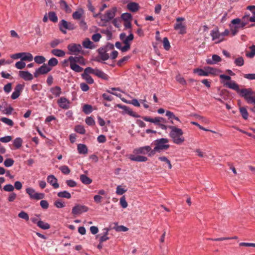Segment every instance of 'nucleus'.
I'll return each instance as SVG.
<instances>
[{
  "mask_svg": "<svg viewBox=\"0 0 255 255\" xmlns=\"http://www.w3.org/2000/svg\"><path fill=\"white\" fill-rule=\"evenodd\" d=\"M152 151L151 147L149 146H144L136 148L133 150L134 154H130L129 155V159L133 161L137 162H145L147 161L148 158L146 156L139 155V154H148L149 156H152L154 154H151Z\"/></svg>",
  "mask_w": 255,
  "mask_h": 255,
  "instance_id": "nucleus-1",
  "label": "nucleus"
},
{
  "mask_svg": "<svg viewBox=\"0 0 255 255\" xmlns=\"http://www.w3.org/2000/svg\"><path fill=\"white\" fill-rule=\"evenodd\" d=\"M168 128L171 129L169 136L174 143L180 145L185 141L183 131L181 128L173 125L169 126Z\"/></svg>",
  "mask_w": 255,
  "mask_h": 255,
  "instance_id": "nucleus-2",
  "label": "nucleus"
},
{
  "mask_svg": "<svg viewBox=\"0 0 255 255\" xmlns=\"http://www.w3.org/2000/svg\"><path fill=\"white\" fill-rule=\"evenodd\" d=\"M169 139L166 138L157 139L154 141L155 147L152 149L151 154H155L156 152H160L162 150H167L169 148L168 144Z\"/></svg>",
  "mask_w": 255,
  "mask_h": 255,
  "instance_id": "nucleus-3",
  "label": "nucleus"
},
{
  "mask_svg": "<svg viewBox=\"0 0 255 255\" xmlns=\"http://www.w3.org/2000/svg\"><path fill=\"white\" fill-rule=\"evenodd\" d=\"M116 11L117 8L114 7L108 10L104 14L101 15L100 16L101 21L99 25L101 26L106 25L107 22L114 18Z\"/></svg>",
  "mask_w": 255,
  "mask_h": 255,
  "instance_id": "nucleus-4",
  "label": "nucleus"
},
{
  "mask_svg": "<svg viewBox=\"0 0 255 255\" xmlns=\"http://www.w3.org/2000/svg\"><path fill=\"white\" fill-rule=\"evenodd\" d=\"M67 49L69 54L78 55L83 54L84 51L82 50V46L79 44L71 43L67 46Z\"/></svg>",
  "mask_w": 255,
  "mask_h": 255,
  "instance_id": "nucleus-5",
  "label": "nucleus"
},
{
  "mask_svg": "<svg viewBox=\"0 0 255 255\" xmlns=\"http://www.w3.org/2000/svg\"><path fill=\"white\" fill-rule=\"evenodd\" d=\"M59 27L60 31L64 34L67 33L66 30H72L75 28V24L71 22H68L64 19H62L59 23Z\"/></svg>",
  "mask_w": 255,
  "mask_h": 255,
  "instance_id": "nucleus-6",
  "label": "nucleus"
},
{
  "mask_svg": "<svg viewBox=\"0 0 255 255\" xmlns=\"http://www.w3.org/2000/svg\"><path fill=\"white\" fill-rule=\"evenodd\" d=\"M185 20V18L182 17H179L176 18V22L174 25V28L176 30H178L179 34H184L186 33V26L182 21Z\"/></svg>",
  "mask_w": 255,
  "mask_h": 255,
  "instance_id": "nucleus-7",
  "label": "nucleus"
},
{
  "mask_svg": "<svg viewBox=\"0 0 255 255\" xmlns=\"http://www.w3.org/2000/svg\"><path fill=\"white\" fill-rule=\"evenodd\" d=\"M25 191L31 199L39 200L44 198V194L36 192L32 188L28 187L26 189Z\"/></svg>",
  "mask_w": 255,
  "mask_h": 255,
  "instance_id": "nucleus-8",
  "label": "nucleus"
},
{
  "mask_svg": "<svg viewBox=\"0 0 255 255\" xmlns=\"http://www.w3.org/2000/svg\"><path fill=\"white\" fill-rule=\"evenodd\" d=\"M238 93L240 96L244 97L248 103L253 96V92L251 89H243L241 90L240 89V91Z\"/></svg>",
  "mask_w": 255,
  "mask_h": 255,
  "instance_id": "nucleus-9",
  "label": "nucleus"
},
{
  "mask_svg": "<svg viewBox=\"0 0 255 255\" xmlns=\"http://www.w3.org/2000/svg\"><path fill=\"white\" fill-rule=\"evenodd\" d=\"M88 208L84 205H76L72 209V213L73 215H77L86 212Z\"/></svg>",
  "mask_w": 255,
  "mask_h": 255,
  "instance_id": "nucleus-10",
  "label": "nucleus"
},
{
  "mask_svg": "<svg viewBox=\"0 0 255 255\" xmlns=\"http://www.w3.org/2000/svg\"><path fill=\"white\" fill-rule=\"evenodd\" d=\"M57 104L60 108L64 110H67L70 107V102L64 97L57 100Z\"/></svg>",
  "mask_w": 255,
  "mask_h": 255,
  "instance_id": "nucleus-11",
  "label": "nucleus"
},
{
  "mask_svg": "<svg viewBox=\"0 0 255 255\" xmlns=\"http://www.w3.org/2000/svg\"><path fill=\"white\" fill-rule=\"evenodd\" d=\"M109 48L105 47L98 49L99 57L103 61H106L109 58V55L108 53Z\"/></svg>",
  "mask_w": 255,
  "mask_h": 255,
  "instance_id": "nucleus-12",
  "label": "nucleus"
},
{
  "mask_svg": "<svg viewBox=\"0 0 255 255\" xmlns=\"http://www.w3.org/2000/svg\"><path fill=\"white\" fill-rule=\"evenodd\" d=\"M118 107L123 110L124 114H128L129 116L134 117L138 118L139 117L136 113L133 112L131 109L125 105H118Z\"/></svg>",
  "mask_w": 255,
  "mask_h": 255,
  "instance_id": "nucleus-13",
  "label": "nucleus"
},
{
  "mask_svg": "<svg viewBox=\"0 0 255 255\" xmlns=\"http://www.w3.org/2000/svg\"><path fill=\"white\" fill-rule=\"evenodd\" d=\"M120 38L124 44H130L129 42L133 39L134 36L133 34L130 32V34L128 36H127L125 33H121Z\"/></svg>",
  "mask_w": 255,
  "mask_h": 255,
  "instance_id": "nucleus-14",
  "label": "nucleus"
},
{
  "mask_svg": "<svg viewBox=\"0 0 255 255\" xmlns=\"http://www.w3.org/2000/svg\"><path fill=\"white\" fill-rule=\"evenodd\" d=\"M222 83L223 84L224 86L228 87L231 89H233L237 92L240 91L239 85L234 81H223Z\"/></svg>",
  "mask_w": 255,
  "mask_h": 255,
  "instance_id": "nucleus-15",
  "label": "nucleus"
},
{
  "mask_svg": "<svg viewBox=\"0 0 255 255\" xmlns=\"http://www.w3.org/2000/svg\"><path fill=\"white\" fill-rule=\"evenodd\" d=\"M166 116L168 118V119L169 120V122L170 124H171L172 125L174 126V125L175 124L174 121H176L179 123H181V121L179 119V118L176 116L175 114L170 111H166Z\"/></svg>",
  "mask_w": 255,
  "mask_h": 255,
  "instance_id": "nucleus-16",
  "label": "nucleus"
},
{
  "mask_svg": "<svg viewBox=\"0 0 255 255\" xmlns=\"http://www.w3.org/2000/svg\"><path fill=\"white\" fill-rule=\"evenodd\" d=\"M210 35L212 40H217L216 42L219 43L222 41V34L219 32L218 29H215L211 31Z\"/></svg>",
  "mask_w": 255,
  "mask_h": 255,
  "instance_id": "nucleus-17",
  "label": "nucleus"
},
{
  "mask_svg": "<svg viewBox=\"0 0 255 255\" xmlns=\"http://www.w3.org/2000/svg\"><path fill=\"white\" fill-rule=\"evenodd\" d=\"M47 181L54 189H57L59 187L57 179L53 175H50L47 177Z\"/></svg>",
  "mask_w": 255,
  "mask_h": 255,
  "instance_id": "nucleus-18",
  "label": "nucleus"
},
{
  "mask_svg": "<svg viewBox=\"0 0 255 255\" xmlns=\"http://www.w3.org/2000/svg\"><path fill=\"white\" fill-rule=\"evenodd\" d=\"M69 60H70V62L76 64V63H78L82 65H85L86 64L85 60L82 56H70L69 57Z\"/></svg>",
  "mask_w": 255,
  "mask_h": 255,
  "instance_id": "nucleus-19",
  "label": "nucleus"
},
{
  "mask_svg": "<svg viewBox=\"0 0 255 255\" xmlns=\"http://www.w3.org/2000/svg\"><path fill=\"white\" fill-rule=\"evenodd\" d=\"M19 76L25 81H31L33 79V75L28 71H19Z\"/></svg>",
  "mask_w": 255,
  "mask_h": 255,
  "instance_id": "nucleus-20",
  "label": "nucleus"
},
{
  "mask_svg": "<svg viewBox=\"0 0 255 255\" xmlns=\"http://www.w3.org/2000/svg\"><path fill=\"white\" fill-rule=\"evenodd\" d=\"M221 61V57L218 55L214 54L212 55V59H208L206 60V62L208 64L213 65Z\"/></svg>",
  "mask_w": 255,
  "mask_h": 255,
  "instance_id": "nucleus-21",
  "label": "nucleus"
},
{
  "mask_svg": "<svg viewBox=\"0 0 255 255\" xmlns=\"http://www.w3.org/2000/svg\"><path fill=\"white\" fill-rule=\"evenodd\" d=\"M206 68L207 70V72L208 73V76H209V75L217 76L220 73L222 72L221 70L217 68H213L211 67H206Z\"/></svg>",
  "mask_w": 255,
  "mask_h": 255,
  "instance_id": "nucleus-22",
  "label": "nucleus"
},
{
  "mask_svg": "<svg viewBox=\"0 0 255 255\" xmlns=\"http://www.w3.org/2000/svg\"><path fill=\"white\" fill-rule=\"evenodd\" d=\"M33 59V56L31 53L29 52H21V60L22 61L31 62Z\"/></svg>",
  "mask_w": 255,
  "mask_h": 255,
  "instance_id": "nucleus-23",
  "label": "nucleus"
},
{
  "mask_svg": "<svg viewBox=\"0 0 255 255\" xmlns=\"http://www.w3.org/2000/svg\"><path fill=\"white\" fill-rule=\"evenodd\" d=\"M83 14V9L81 8H79L77 9V10L73 12L72 14V17L74 19L79 20L81 19Z\"/></svg>",
  "mask_w": 255,
  "mask_h": 255,
  "instance_id": "nucleus-24",
  "label": "nucleus"
},
{
  "mask_svg": "<svg viewBox=\"0 0 255 255\" xmlns=\"http://www.w3.org/2000/svg\"><path fill=\"white\" fill-rule=\"evenodd\" d=\"M95 75L105 80H108L109 78L108 75L98 69H96Z\"/></svg>",
  "mask_w": 255,
  "mask_h": 255,
  "instance_id": "nucleus-25",
  "label": "nucleus"
},
{
  "mask_svg": "<svg viewBox=\"0 0 255 255\" xmlns=\"http://www.w3.org/2000/svg\"><path fill=\"white\" fill-rule=\"evenodd\" d=\"M40 74L43 75L47 74L51 70V68L48 66L46 64H44L39 68H38Z\"/></svg>",
  "mask_w": 255,
  "mask_h": 255,
  "instance_id": "nucleus-26",
  "label": "nucleus"
},
{
  "mask_svg": "<svg viewBox=\"0 0 255 255\" xmlns=\"http://www.w3.org/2000/svg\"><path fill=\"white\" fill-rule=\"evenodd\" d=\"M77 150L80 154H86L88 153V148L85 144H78L77 145Z\"/></svg>",
  "mask_w": 255,
  "mask_h": 255,
  "instance_id": "nucleus-27",
  "label": "nucleus"
},
{
  "mask_svg": "<svg viewBox=\"0 0 255 255\" xmlns=\"http://www.w3.org/2000/svg\"><path fill=\"white\" fill-rule=\"evenodd\" d=\"M51 93L56 97H58L61 94V89L59 86H55L50 90Z\"/></svg>",
  "mask_w": 255,
  "mask_h": 255,
  "instance_id": "nucleus-28",
  "label": "nucleus"
},
{
  "mask_svg": "<svg viewBox=\"0 0 255 255\" xmlns=\"http://www.w3.org/2000/svg\"><path fill=\"white\" fill-rule=\"evenodd\" d=\"M128 8L132 12H135L138 10V4L134 2H129L127 4Z\"/></svg>",
  "mask_w": 255,
  "mask_h": 255,
  "instance_id": "nucleus-29",
  "label": "nucleus"
},
{
  "mask_svg": "<svg viewBox=\"0 0 255 255\" xmlns=\"http://www.w3.org/2000/svg\"><path fill=\"white\" fill-rule=\"evenodd\" d=\"M82 44L86 48L93 49L95 48L94 43L88 38L83 41Z\"/></svg>",
  "mask_w": 255,
  "mask_h": 255,
  "instance_id": "nucleus-30",
  "label": "nucleus"
},
{
  "mask_svg": "<svg viewBox=\"0 0 255 255\" xmlns=\"http://www.w3.org/2000/svg\"><path fill=\"white\" fill-rule=\"evenodd\" d=\"M249 19V15H245L242 19L241 20L240 23L239 25L236 26V28H243L247 24Z\"/></svg>",
  "mask_w": 255,
  "mask_h": 255,
  "instance_id": "nucleus-31",
  "label": "nucleus"
},
{
  "mask_svg": "<svg viewBox=\"0 0 255 255\" xmlns=\"http://www.w3.org/2000/svg\"><path fill=\"white\" fill-rule=\"evenodd\" d=\"M80 179L81 181L85 185H89L92 182V179L85 174L81 175L80 176Z\"/></svg>",
  "mask_w": 255,
  "mask_h": 255,
  "instance_id": "nucleus-32",
  "label": "nucleus"
},
{
  "mask_svg": "<svg viewBox=\"0 0 255 255\" xmlns=\"http://www.w3.org/2000/svg\"><path fill=\"white\" fill-rule=\"evenodd\" d=\"M51 52L54 56L59 57H63L65 55V52L63 50L59 49H54Z\"/></svg>",
  "mask_w": 255,
  "mask_h": 255,
  "instance_id": "nucleus-33",
  "label": "nucleus"
},
{
  "mask_svg": "<svg viewBox=\"0 0 255 255\" xmlns=\"http://www.w3.org/2000/svg\"><path fill=\"white\" fill-rule=\"evenodd\" d=\"M81 77L87 83L89 84H92L94 82V79L90 75L83 73L81 74Z\"/></svg>",
  "mask_w": 255,
  "mask_h": 255,
  "instance_id": "nucleus-34",
  "label": "nucleus"
},
{
  "mask_svg": "<svg viewBox=\"0 0 255 255\" xmlns=\"http://www.w3.org/2000/svg\"><path fill=\"white\" fill-rule=\"evenodd\" d=\"M193 72L194 73L198 74L200 76H208V73L207 72L206 67L204 68V69L200 68L195 69H194Z\"/></svg>",
  "mask_w": 255,
  "mask_h": 255,
  "instance_id": "nucleus-35",
  "label": "nucleus"
},
{
  "mask_svg": "<svg viewBox=\"0 0 255 255\" xmlns=\"http://www.w3.org/2000/svg\"><path fill=\"white\" fill-rule=\"evenodd\" d=\"M60 6L63 8L67 13H70L72 11L71 8L68 6L67 3L63 0L60 1Z\"/></svg>",
  "mask_w": 255,
  "mask_h": 255,
  "instance_id": "nucleus-36",
  "label": "nucleus"
},
{
  "mask_svg": "<svg viewBox=\"0 0 255 255\" xmlns=\"http://www.w3.org/2000/svg\"><path fill=\"white\" fill-rule=\"evenodd\" d=\"M70 68L76 72H81L83 71V69L76 63L70 62Z\"/></svg>",
  "mask_w": 255,
  "mask_h": 255,
  "instance_id": "nucleus-37",
  "label": "nucleus"
},
{
  "mask_svg": "<svg viewBox=\"0 0 255 255\" xmlns=\"http://www.w3.org/2000/svg\"><path fill=\"white\" fill-rule=\"evenodd\" d=\"M57 196L60 198L70 199L71 198V194L67 191H60L57 193Z\"/></svg>",
  "mask_w": 255,
  "mask_h": 255,
  "instance_id": "nucleus-38",
  "label": "nucleus"
},
{
  "mask_svg": "<svg viewBox=\"0 0 255 255\" xmlns=\"http://www.w3.org/2000/svg\"><path fill=\"white\" fill-rule=\"evenodd\" d=\"M37 226L43 230H47L49 229L50 227L49 224L42 221H38L37 222Z\"/></svg>",
  "mask_w": 255,
  "mask_h": 255,
  "instance_id": "nucleus-39",
  "label": "nucleus"
},
{
  "mask_svg": "<svg viewBox=\"0 0 255 255\" xmlns=\"http://www.w3.org/2000/svg\"><path fill=\"white\" fill-rule=\"evenodd\" d=\"M22 144V139L20 137H16L13 141V144L16 149L19 148Z\"/></svg>",
  "mask_w": 255,
  "mask_h": 255,
  "instance_id": "nucleus-40",
  "label": "nucleus"
},
{
  "mask_svg": "<svg viewBox=\"0 0 255 255\" xmlns=\"http://www.w3.org/2000/svg\"><path fill=\"white\" fill-rule=\"evenodd\" d=\"M251 50V52H247L246 56L250 58H252L255 56V45H252L249 47Z\"/></svg>",
  "mask_w": 255,
  "mask_h": 255,
  "instance_id": "nucleus-41",
  "label": "nucleus"
},
{
  "mask_svg": "<svg viewBox=\"0 0 255 255\" xmlns=\"http://www.w3.org/2000/svg\"><path fill=\"white\" fill-rule=\"evenodd\" d=\"M34 60L35 62L38 64L44 63L46 61V59L44 56L40 55L35 56Z\"/></svg>",
  "mask_w": 255,
  "mask_h": 255,
  "instance_id": "nucleus-42",
  "label": "nucleus"
},
{
  "mask_svg": "<svg viewBox=\"0 0 255 255\" xmlns=\"http://www.w3.org/2000/svg\"><path fill=\"white\" fill-rule=\"evenodd\" d=\"M58 60L54 57H52L48 60L47 65L49 67H54L58 64Z\"/></svg>",
  "mask_w": 255,
  "mask_h": 255,
  "instance_id": "nucleus-43",
  "label": "nucleus"
},
{
  "mask_svg": "<svg viewBox=\"0 0 255 255\" xmlns=\"http://www.w3.org/2000/svg\"><path fill=\"white\" fill-rule=\"evenodd\" d=\"M158 159L162 162L165 163L169 169L172 168V165L170 160L165 156H160Z\"/></svg>",
  "mask_w": 255,
  "mask_h": 255,
  "instance_id": "nucleus-44",
  "label": "nucleus"
},
{
  "mask_svg": "<svg viewBox=\"0 0 255 255\" xmlns=\"http://www.w3.org/2000/svg\"><path fill=\"white\" fill-rule=\"evenodd\" d=\"M127 191V189L122 187L121 185H118L116 188V193L117 195H123Z\"/></svg>",
  "mask_w": 255,
  "mask_h": 255,
  "instance_id": "nucleus-45",
  "label": "nucleus"
},
{
  "mask_svg": "<svg viewBox=\"0 0 255 255\" xmlns=\"http://www.w3.org/2000/svg\"><path fill=\"white\" fill-rule=\"evenodd\" d=\"M48 18L53 22H56L58 20L57 16L56 13L53 11H50L48 13Z\"/></svg>",
  "mask_w": 255,
  "mask_h": 255,
  "instance_id": "nucleus-46",
  "label": "nucleus"
},
{
  "mask_svg": "<svg viewBox=\"0 0 255 255\" xmlns=\"http://www.w3.org/2000/svg\"><path fill=\"white\" fill-rule=\"evenodd\" d=\"M166 121L162 117H155L153 118V123L158 126L161 123H166Z\"/></svg>",
  "mask_w": 255,
  "mask_h": 255,
  "instance_id": "nucleus-47",
  "label": "nucleus"
},
{
  "mask_svg": "<svg viewBox=\"0 0 255 255\" xmlns=\"http://www.w3.org/2000/svg\"><path fill=\"white\" fill-rule=\"evenodd\" d=\"M83 111L86 114H89L92 112V107L89 105H84L83 107Z\"/></svg>",
  "mask_w": 255,
  "mask_h": 255,
  "instance_id": "nucleus-48",
  "label": "nucleus"
},
{
  "mask_svg": "<svg viewBox=\"0 0 255 255\" xmlns=\"http://www.w3.org/2000/svg\"><path fill=\"white\" fill-rule=\"evenodd\" d=\"M75 130L81 134H85L86 131L84 127L81 125L76 126L75 128Z\"/></svg>",
  "mask_w": 255,
  "mask_h": 255,
  "instance_id": "nucleus-49",
  "label": "nucleus"
},
{
  "mask_svg": "<svg viewBox=\"0 0 255 255\" xmlns=\"http://www.w3.org/2000/svg\"><path fill=\"white\" fill-rule=\"evenodd\" d=\"M0 121L8 126L11 127L13 126V121L8 118L3 117L0 119Z\"/></svg>",
  "mask_w": 255,
  "mask_h": 255,
  "instance_id": "nucleus-50",
  "label": "nucleus"
},
{
  "mask_svg": "<svg viewBox=\"0 0 255 255\" xmlns=\"http://www.w3.org/2000/svg\"><path fill=\"white\" fill-rule=\"evenodd\" d=\"M240 112L244 119L247 120L248 118V113L245 107L240 108Z\"/></svg>",
  "mask_w": 255,
  "mask_h": 255,
  "instance_id": "nucleus-51",
  "label": "nucleus"
},
{
  "mask_svg": "<svg viewBox=\"0 0 255 255\" xmlns=\"http://www.w3.org/2000/svg\"><path fill=\"white\" fill-rule=\"evenodd\" d=\"M235 64L237 66H242L244 64V60L242 57H239L235 60Z\"/></svg>",
  "mask_w": 255,
  "mask_h": 255,
  "instance_id": "nucleus-52",
  "label": "nucleus"
},
{
  "mask_svg": "<svg viewBox=\"0 0 255 255\" xmlns=\"http://www.w3.org/2000/svg\"><path fill=\"white\" fill-rule=\"evenodd\" d=\"M54 206L57 208H62L65 206L64 202H62L61 200H57L54 203Z\"/></svg>",
  "mask_w": 255,
  "mask_h": 255,
  "instance_id": "nucleus-53",
  "label": "nucleus"
},
{
  "mask_svg": "<svg viewBox=\"0 0 255 255\" xmlns=\"http://www.w3.org/2000/svg\"><path fill=\"white\" fill-rule=\"evenodd\" d=\"M105 232L103 236H101L100 238L99 241L100 243H103L107 240H109V237L107 236L109 229L107 228L105 229Z\"/></svg>",
  "mask_w": 255,
  "mask_h": 255,
  "instance_id": "nucleus-54",
  "label": "nucleus"
},
{
  "mask_svg": "<svg viewBox=\"0 0 255 255\" xmlns=\"http://www.w3.org/2000/svg\"><path fill=\"white\" fill-rule=\"evenodd\" d=\"M120 204L123 208H126L128 207V204L126 201V197L125 196H123L120 198Z\"/></svg>",
  "mask_w": 255,
  "mask_h": 255,
  "instance_id": "nucleus-55",
  "label": "nucleus"
},
{
  "mask_svg": "<svg viewBox=\"0 0 255 255\" xmlns=\"http://www.w3.org/2000/svg\"><path fill=\"white\" fill-rule=\"evenodd\" d=\"M176 80L178 83L182 85H186L187 84L186 81L179 74L176 76Z\"/></svg>",
  "mask_w": 255,
  "mask_h": 255,
  "instance_id": "nucleus-56",
  "label": "nucleus"
},
{
  "mask_svg": "<svg viewBox=\"0 0 255 255\" xmlns=\"http://www.w3.org/2000/svg\"><path fill=\"white\" fill-rule=\"evenodd\" d=\"M163 44L164 48L166 50H168L170 48V44L169 41L167 37L163 38Z\"/></svg>",
  "mask_w": 255,
  "mask_h": 255,
  "instance_id": "nucleus-57",
  "label": "nucleus"
},
{
  "mask_svg": "<svg viewBox=\"0 0 255 255\" xmlns=\"http://www.w3.org/2000/svg\"><path fill=\"white\" fill-rule=\"evenodd\" d=\"M18 217L26 221H28L29 220L28 215L25 212L23 211L19 213L18 214Z\"/></svg>",
  "mask_w": 255,
  "mask_h": 255,
  "instance_id": "nucleus-58",
  "label": "nucleus"
},
{
  "mask_svg": "<svg viewBox=\"0 0 255 255\" xmlns=\"http://www.w3.org/2000/svg\"><path fill=\"white\" fill-rule=\"evenodd\" d=\"M59 170L64 174H68L70 172V170L66 165H63L59 167Z\"/></svg>",
  "mask_w": 255,
  "mask_h": 255,
  "instance_id": "nucleus-59",
  "label": "nucleus"
},
{
  "mask_svg": "<svg viewBox=\"0 0 255 255\" xmlns=\"http://www.w3.org/2000/svg\"><path fill=\"white\" fill-rule=\"evenodd\" d=\"M96 69H93L90 67H88L86 68L84 70V73H86L88 75H90V74H92L95 75Z\"/></svg>",
  "mask_w": 255,
  "mask_h": 255,
  "instance_id": "nucleus-60",
  "label": "nucleus"
},
{
  "mask_svg": "<svg viewBox=\"0 0 255 255\" xmlns=\"http://www.w3.org/2000/svg\"><path fill=\"white\" fill-rule=\"evenodd\" d=\"M26 66V64L23 61L21 60V61L17 62L15 64V67L18 69H22Z\"/></svg>",
  "mask_w": 255,
  "mask_h": 255,
  "instance_id": "nucleus-61",
  "label": "nucleus"
},
{
  "mask_svg": "<svg viewBox=\"0 0 255 255\" xmlns=\"http://www.w3.org/2000/svg\"><path fill=\"white\" fill-rule=\"evenodd\" d=\"M14 160L11 158H7L4 161V165L5 167H9L13 165Z\"/></svg>",
  "mask_w": 255,
  "mask_h": 255,
  "instance_id": "nucleus-62",
  "label": "nucleus"
},
{
  "mask_svg": "<svg viewBox=\"0 0 255 255\" xmlns=\"http://www.w3.org/2000/svg\"><path fill=\"white\" fill-rule=\"evenodd\" d=\"M3 189L5 191L12 193L14 189V187L12 185L8 184L4 186Z\"/></svg>",
  "mask_w": 255,
  "mask_h": 255,
  "instance_id": "nucleus-63",
  "label": "nucleus"
},
{
  "mask_svg": "<svg viewBox=\"0 0 255 255\" xmlns=\"http://www.w3.org/2000/svg\"><path fill=\"white\" fill-rule=\"evenodd\" d=\"M85 122L88 126H94L95 124V120L91 117H87L85 120Z\"/></svg>",
  "mask_w": 255,
  "mask_h": 255,
  "instance_id": "nucleus-64",
  "label": "nucleus"
}]
</instances>
